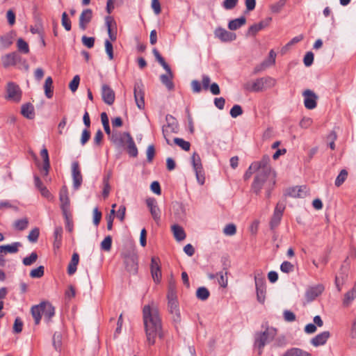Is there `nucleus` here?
<instances>
[{"label": "nucleus", "instance_id": "6", "mask_svg": "<svg viewBox=\"0 0 356 356\" xmlns=\"http://www.w3.org/2000/svg\"><path fill=\"white\" fill-rule=\"evenodd\" d=\"M22 92L18 85L8 82L6 86V99L18 103L21 101Z\"/></svg>", "mask_w": 356, "mask_h": 356}, {"label": "nucleus", "instance_id": "63", "mask_svg": "<svg viewBox=\"0 0 356 356\" xmlns=\"http://www.w3.org/2000/svg\"><path fill=\"white\" fill-rule=\"evenodd\" d=\"M282 215L281 214H279V213H273V216L272 217V219L270 220V227H271V229H274L275 227H276L280 220H281V218H282Z\"/></svg>", "mask_w": 356, "mask_h": 356}, {"label": "nucleus", "instance_id": "25", "mask_svg": "<svg viewBox=\"0 0 356 356\" xmlns=\"http://www.w3.org/2000/svg\"><path fill=\"white\" fill-rule=\"evenodd\" d=\"M42 308V315L44 319L48 322L54 316L55 309L49 302H41Z\"/></svg>", "mask_w": 356, "mask_h": 356}, {"label": "nucleus", "instance_id": "20", "mask_svg": "<svg viewBox=\"0 0 356 356\" xmlns=\"http://www.w3.org/2000/svg\"><path fill=\"white\" fill-rule=\"evenodd\" d=\"M125 135H130L127 132L124 133H118L113 132L111 136V141L114 143V145L118 147L125 146L128 139L125 136Z\"/></svg>", "mask_w": 356, "mask_h": 356}, {"label": "nucleus", "instance_id": "2", "mask_svg": "<svg viewBox=\"0 0 356 356\" xmlns=\"http://www.w3.org/2000/svg\"><path fill=\"white\" fill-rule=\"evenodd\" d=\"M274 177V175H268L265 171L257 172L252 184V190L254 193L259 194L262 188H265L266 195L269 197L270 191L275 184Z\"/></svg>", "mask_w": 356, "mask_h": 356}, {"label": "nucleus", "instance_id": "30", "mask_svg": "<svg viewBox=\"0 0 356 356\" xmlns=\"http://www.w3.org/2000/svg\"><path fill=\"white\" fill-rule=\"evenodd\" d=\"M128 141L125 146L127 147V152L129 156L136 157L138 155V149L131 135H125Z\"/></svg>", "mask_w": 356, "mask_h": 356}, {"label": "nucleus", "instance_id": "27", "mask_svg": "<svg viewBox=\"0 0 356 356\" xmlns=\"http://www.w3.org/2000/svg\"><path fill=\"white\" fill-rule=\"evenodd\" d=\"M173 74L171 70L166 71L165 74H161L160 76V80L161 83L165 86V87L171 90L174 88V84L172 83Z\"/></svg>", "mask_w": 356, "mask_h": 356}, {"label": "nucleus", "instance_id": "32", "mask_svg": "<svg viewBox=\"0 0 356 356\" xmlns=\"http://www.w3.org/2000/svg\"><path fill=\"white\" fill-rule=\"evenodd\" d=\"M282 356H312V355L299 348H291L287 349Z\"/></svg>", "mask_w": 356, "mask_h": 356}, {"label": "nucleus", "instance_id": "62", "mask_svg": "<svg viewBox=\"0 0 356 356\" xmlns=\"http://www.w3.org/2000/svg\"><path fill=\"white\" fill-rule=\"evenodd\" d=\"M264 89L271 88L275 85V80L271 77L266 76L261 78Z\"/></svg>", "mask_w": 356, "mask_h": 356}, {"label": "nucleus", "instance_id": "46", "mask_svg": "<svg viewBox=\"0 0 356 356\" xmlns=\"http://www.w3.org/2000/svg\"><path fill=\"white\" fill-rule=\"evenodd\" d=\"M175 143L180 147L182 149L185 151H188L190 149L191 144L189 142L184 140L182 138H175L174 139Z\"/></svg>", "mask_w": 356, "mask_h": 356}, {"label": "nucleus", "instance_id": "56", "mask_svg": "<svg viewBox=\"0 0 356 356\" xmlns=\"http://www.w3.org/2000/svg\"><path fill=\"white\" fill-rule=\"evenodd\" d=\"M236 227L232 223L227 225L223 229V233L227 236H233L236 234Z\"/></svg>", "mask_w": 356, "mask_h": 356}, {"label": "nucleus", "instance_id": "55", "mask_svg": "<svg viewBox=\"0 0 356 356\" xmlns=\"http://www.w3.org/2000/svg\"><path fill=\"white\" fill-rule=\"evenodd\" d=\"M38 259V254L36 252H32L30 256L24 258L23 264L25 266H31Z\"/></svg>", "mask_w": 356, "mask_h": 356}, {"label": "nucleus", "instance_id": "37", "mask_svg": "<svg viewBox=\"0 0 356 356\" xmlns=\"http://www.w3.org/2000/svg\"><path fill=\"white\" fill-rule=\"evenodd\" d=\"M62 234H63V228L61 227H56L54 229V248L58 249L61 245L62 241Z\"/></svg>", "mask_w": 356, "mask_h": 356}, {"label": "nucleus", "instance_id": "5", "mask_svg": "<svg viewBox=\"0 0 356 356\" xmlns=\"http://www.w3.org/2000/svg\"><path fill=\"white\" fill-rule=\"evenodd\" d=\"M191 159L197 181L200 185H203L205 181V176L202 165L201 159L199 154L195 152L193 153Z\"/></svg>", "mask_w": 356, "mask_h": 356}, {"label": "nucleus", "instance_id": "15", "mask_svg": "<svg viewBox=\"0 0 356 356\" xmlns=\"http://www.w3.org/2000/svg\"><path fill=\"white\" fill-rule=\"evenodd\" d=\"M324 291V286L322 284H318L308 288L305 293V297L308 302H312L320 296Z\"/></svg>", "mask_w": 356, "mask_h": 356}, {"label": "nucleus", "instance_id": "18", "mask_svg": "<svg viewBox=\"0 0 356 356\" xmlns=\"http://www.w3.org/2000/svg\"><path fill=\"white\" fill-rule=\"evenodd\" d=\"M92 17V11L91 9H85L82 11L79 17V28L85 31L88 24L90 23Z\"/></svg>", "mask_w": 356, "mask_h": 356}, {"label": "nucleus", "instance_id": "58", "mask_svg": "<svg viewBox=\"0 0 356 356\" xmlns=\"http://www.w3.org/2000/svg\"><path fill=\"white\" fill-rule=\"evenodd\" d=\"M61 23L66 31H69L71 30V21L65 12L62 14Z\"/></svg>", "mask_w": 356, "mask_h": 356}, {"label": "nucleus", "instance_id": "14", "mask_svg": "<svg viewBox=\"0 0 356 356\" xmlns=\"http://www.w3.org/2000/svg\"><path fill=\"white\" fill-rule=\"evenodd\" d=\"M214 35L222 42H229L235 40L236 38V33L229 32L221 27L216 29Z\"/></svg>", "mask_w": 356, "mask_h": 356}, {"label": "nucleus", "instance_id": "31", "mask_svg": "<svg viewBox=\"0 0 356 356\" xmlns=\"http://www.w3.org/2000/svg\"><path fill=\"white\" fill-rule=\"evenodd\" d=\"M19 242H15L12 244L1 245L0 246V254L7 253H16L18 251V248L21 247Z\"/></svg>", "mask_w": 356, "mask_h": 356}, {"label": "nucleus", "instance_id": "16", "mask_svg": "<svg viewBox=\"0 0 356 356\" xmlns=\"http://www.w3.org/2000/svg\"><path fill=\"white\" fill-rule=\"evenodd\" d=\"M160 261L158 257H154L151 260V273L154 282H159L161 278Z\"/></svg>", "mask_w": 356, "mask_h": 356}, {"label": "nucleus", "instance_id": "23", "mask_svg": "<svg viewBox=\"0 0 356 356\" xmlns=\"http://www.w3.org/2000/svg\"><path fill=\"white\" fill-rule=\"evenodd\" d=\"M174 216L177 221H183L186 217V208L182 203L175 202L173 204Z\"/></svg>", "mask_w": 356, "mask_h": 356}, {"label": "nucleus", "instance_id": "11", "mask_svg": "<svg viewBox=\"0 0 356 356\" xmlns=\"http://www.w3.org/2000/svg\"><path fill=\"white\" fill-rule=\"evenodd\" d=\"M304 105L306 108L312 110L317 106L318 96L311 90L307 89L303 91Z\"/></svg>", "mask_w": 356, "mask_h": 356}, {"label": "nucleus", "instance_id": "28", "mask_svg": "<svg viewBox=\"0 0 356 356\" xmlns=\"http://www.w3.org/2000/svg\"><path fill=\"white\" fill-rule=\"evenodd\" d=\"M244 88L253 91V92H259L264 90L263 81L261 78L256 79L252 83H247L244 85Z\"/></svg>", "mask_w": 356, "mask_h": 356}, {"label": "nucleus", "instance_id": "61", "mask_svg": "<svg viewBox=\"0 0 356 356\" xmlns=\"http://www.w3.org/2000/svg\"><path fill=\"white\" fill-rule=\"evenodd\" d=\"M243 113V110L241 106L236 104L230 110V115L232 118H236Z\"/></svg>", "mask_w": 356, "mask_h": 356}, {"label": "nucleus", "instance_id": "39", "mask_svg": "<svg viewBox=\"0 0 356 356\" xmlns=\"http://www.w3.org/2000/svg\"><path fill=\"white\" fill-rule=\"evenodd\" d=\"M268 24L264 22H260L258 24H254L249 27L248 35H255L257 32L262 30Z\"/></svg>", "mask_w": 356, "mask_h": 356}, {"label": "nucleus", "instance_id": "53", "mask_svg": "<svg viewBox=\"0 0 356 356\" xmlns=\"http://www.w3.org/2000/svg\"><path fill=\"white\" fill-rule=\"evenodd\" d=\"M44 275V267L40 266L39 267L31 270L30 276L33 278H40Z\"/></svg>", "mask_w": 356, "mask_h": 356}, {"label": "nucleus", "instance_id": "50", "mask_svg": "<svg viewBox=\"0 0 356 356\" xmlns=\"http://www.w3.org/2000/svg\"><path fill=\"white\" fill-rule=\"evenodd\" d=\"M101 120H102V122L104 129L105 130V132L108 135H110L111 129H110V127H109V121H108V118L106 113H102L101 114Z\"/></svg>", "mask_w": 356, "mask_h": 356}, {"label": "nucleus", "instance_id": "13", "mask_svg": "<svg viewBox=\"0 0 356 356\" xmlns=\"http://www.w3.org/2000/svg\"><path fill=\"white\" fill-rule=\"evenodd\" d=\"M72 177L73 181V188L74 190H78L83 181V177L79 168V164L77 161L72 163Z\"/></svg>", "mask_w": 356, "mask_h": 356}, {"label": "nucleus", "instance_id": "22", "mask_svg": "<svg viewBox=\"0 0 356 356\" xmlns=\"http://www.w3.org/2000/svg\"><path fill=\"white\" fill-rule=\"evenodd\" d=\"M19 60L20 56L16 52L6 54L1 58L3 65L6 67L15 65Z\"/></svg>", "mask_w": 356, "mask_h": 356}, {"label": "nucleus", "instance_id": "12", "mask_svg": "<svg viewBox=\"0 0 356 356\" xmlns=\"http://www.w3.org/2000/svg\"><path fill=\"white\" fill-rule=\"evenodd\" d=\"M146 204L152 218L156 223H159L161 220V210L157 204L156 200L153 197H149L146 200Z\"/></svg>", "mask_w": 356, "mask_h": 356}, {"label": "nucleus", "instance_id": "54", "mask_svg": "<svg viewBox=\"0 0 356 356\" xmlns=\"http://www.w3.org/2000/svg\"><path fill=\"white\" fill-rule=\"evenodd\" d=\"M238 3V0H224L222 3V6L225 10L234 9Z\"/></svg>", "mask_w": 356, "mask_h": 356}, {"label": "nucleus", "instance_id": "45", "mask_svg": "<svg viewBox=\"0 0 356 356\" xmlns=\"http://www.w3.org/2000/svg\"><path fill=\"white\" fill-rule=\"evenodd\" d=\"M348 172L346 170H341L335 180V186H340L347 179Z\"/></svg>", "mask_w": 356, "mask_h": 356}, {"label": "nucleus", "instance_id": "24", "mask_svg": "<svg viewBox=\"0 0 356 356\" xmlns=\"http://www.w3.org/2000/svg\"><path fill=\"white\" fill-rule=\"evenodd\" d=\"M330 336V334L328 331H324L314 337L311 340V343L315 347L323 346L326 343Z\"/></svg>", "mask_w": 356, "mask_h": 356}, {"label": "nucleus", "instance_id": "8", "mask_svg": "<svg viewBox=\"0 0 356 356\" xmlns=\"http://www.w3.org/2000/svg\"><path fill=\"white\" fill-rule=\"evenodd\" d=\"M134 94L136 104L139 109L144 108L145 106V92L144 86L141 81H136L134 84Z\"/></svg>", "mask_w": 356, "mask_h": 356}, {"label": "nucleus", "instance_id": "38", "mask_svg": "<svg viewBox=\"0 0 356 356\" xmlns=\"http://www.w3.org/2000/svg\"><path fill=\"white\" fill-rule=\"evenodd\" d=\"M79 261V257L77 253H74L72 257L70 263L69 264L67 273L69 275H73L76 270V266Z\"/></svg>", "mask_w": 356, "mask_h": 356}, {"label": "nucleus", "instance_id": "40", "mask_svg": "<svg viewBox=\"0 0 356 356\" xmlns=\"http://www.w3.org/2000/svg\"><path fill=\"white\" fill-rule=\"evenodd\" d=\"M52 84H53V80L51 77L48 76L44 82V93L47 98H51L53 96V90H52Z\"/></svg>", "mask_w": 356, "mask_h": 356}, {"label": "nucleus", "instance_id": "52", "mask_svg": "<svg viewBox=\"0 0 356 356\" xmlns=\"http://www.w3.org/2000/svg\"><path fill=\"white\" fill-rule=\"evenodd\" d=\"M79 83L80 76L79 75H75L69 84V88L72 92H74L77 90Z\"/></svg>", "mask_w": 356, "mask_h": 356}, {"label": "nucleus", "instance_id": "10", "mask_svg": "<svg viewBox=\"0 0 356 356\" xmlns=\"http://www.w3.org/2000/svg\"><path fill=\"white\" fill-rule=\"evenodd\" d=\"M257 298L260 303H264L266 298V285L264 278L258 274L254 276Z\"/></svg>", "mask_w": 356, "mask_h": 356}, {"label": "nucleus", "instance_id": "60", "mask_svg": "<svg viewBox=\"0 0 356 356\" xmlns=\"http://www.w3.org/2000/svg\"><path fill=\"white\" fill-rule=\"evenodd\" d=\"M82 43L88 48H92L95 44V38L83 35L81 38Z\"/></svg>", "mask_w": 356, "mask_h": 356}, {"label": "nucleus", "instance_id": "51", "mask_svg": "<svg viewBox=\"0 0 356 356\" xmlns=\"http://www.w3.org/2000/svg\"><path fill=\"white\" fill-rule=\"evenodd\" d=\"M112 238L111 236H107L101 243V248L106 251H109L111 248Z\"/></svg>", "mask_w": 356, "mask_h": 356}, {"label": "nucleus", "instance_id": "35", "mask_svg": "<svg viewBox=\"0 0 356 356\" xmlns=\"http://www.w3.org/2000/svg\"><path fill=\"white\" fill-rule=\"evenodd\" d=\"M246 19L245 17H241L237 19H232L228 23V29L231 31H236L245 25Z\"/></svg>", "mask_w": 356, "mask_h": 356}, {"label": "nucleus", "instance_id": "49", "mask_svg": "<svg viewBox=\"0 0 356 356\" xmlns=\"http://www.w3.org/2000/svg\"><path fill=\"white\" fill-rule=\"evenodd\" d=\"M280 270L284 273H289L294 270V265L291 262L285 261L282 263Z\"/></svg>", "mask_w": 356, "mask_h": 356}, {"label": "nucleus", "instance_id": "17", "mask_svg": "<svg viewBox=\"0 0 356 356\" xmlns=\"http://www.w3.org/2000/svg\"><path fill=\"white\" fill-rule=\"evenodd\" d=\"M102 96L103 101L108 105H112L115 101V92L113 89L106 84L102 86Z\"/></svg>", "mask_w": 356, "mask_h": 356}, {"label": "nucleus", "instance_id": "43", "mask_svg": "<svg viewBox=\"0 0 356 356\" xmlns=\"http://www.w3.org/2000/svg\"><path fill=\"white\" fill-rule=\"evenodd\" d=\"M17 46L18 50L23 54H28L29 52V47L28 43L22 38H19L17 41Z\"/></svg>", "mask_w": 356, "mask_h": 356}, {"label": "nucleus", "instance_id": "48", "mask_svg": "<svg viewBox=\"0 0 356 356\" xmlns=\"http://www.w3.org/2000/svg\"><path fill=\"white\" fill-rule=\"evenodd\" d=\"M355 298H356L355 293H354L353 291L350 290L344 295L343 304L345 306H348L352 302V301H353L355 300Z\"/></svg>", "mask_w": 356, "mask_h": 356}, {"label": "nucleus", "instance_id": "21", "mask_svg": "<svg viewBox=\"0 0 356 356\" xmlns=\"http://www.w3.org/2000/svg\"><path fill=\"white\" fill-rule=\"evenodd\" d=\"M308 191L306 186H295L287 191V195L292 197L302 198L307 196Z\"/></svg>", "mask_w": 356, "mask_h": 356}, {"label": "nucleus", "instance_id": "41", "mask_svg": "<svg viewBox=\"0 0 356 356\" xmlns=\"http://www.w3.org/2000/svg\"><path fill=\"white\" fill-rule=\"evenodd\" d=\"M29 225V220L26 218H24L22 219H19L15 221L14 222V227L15 229L19 231H22L28 227Z\"/></svg>", "mask_w": 356, "mask_h": 356}, {"label": "nucleus", "instance_id": "64", "mask_svg": "<svg viewBox=\"0 0 356 356\" xmlns=\"http://www.w3.org/2000/svg\"><path fill=\"white\" fill-rule=\"evenodd\" d=\"M286 0H280L271 6V10L273 13H279L286 3Z\"/></svg>", "mask_w": 356, "mask_h": 356}, {"label": "nucleus", "instance_id": "57", "mask_svg": "<svg viewBox=\"0 0 356 356\" xmlns=\"http://www.w3.org/2000/svg\"><path fill=\"white\" fill-rule=\"evenodd\" d=\"M40 234V231L38 228L33 229L29 234L28 235V239L30 242L35 243L38 241Z\"/></svg>", "mask_w": 356, "mask_h": 356}, {"label": "nucleus", "instance_id": "36", "mask_svg": "<svg viewBox=\"0 0 356 356\" xmlns=\"http://www.w3.org/2000/svg\"><path fill=\"white\" fill-rule=\"evenodd\" d=\"M31 311L32 316L34 318L35 323L36 325L39 324V323L41 320V316L42 315V308L41 303L38 305L33 306L31 307Z\"/></svg>", "mask_w": 356, "mask_h": 356}, {"label": "nucleus", "instance_id": "34", "mask_svg": "<svg viewBox=\"0 0 356 356\" xmlns=\"http://www.w3.org/2000/svg\"><path fill=\"white\" fill-rule=\"evenodd\" d=\"M40 155L43 159V166L42 169L43 174L44 175H47L50 168V162L47 149L46 148H43L40 152Z\"/></svg>", "mask_w": 356, "mask_h": 356}, {"label": "nucleus", "instance_id": "47", "mask_svg": "<svg viewBox=\"0 0 356 356\" xmlns=\"http://www.w3.org/2000/svg\"><path fill=\"white\" fill-rule=\"evenodd\" d=\"M62 344V336L60 332L54 333L53 336V346L56 350H60Z\"/></svg>", "mask_w": 356, "mask_h": 356}, {"label": "nucleus", "instance_id": "4", "mask_svg": "<svg viewBox=\"0 0 356 356\" xmlns=\"http://www.w3.org/2000/svg\"><path fill=\"white\" fill-rule=\"evenodd\" d=\"M168 309L175 323H180L181 318L175 291L170 289L168 293Z\"/></svg>", "mask_w": 356, "mask_h": 356}, {"label": "nucleus", "instance_id": "3", "mask_svg": "<svg viewBox=\"0 0 356 356\" xmlns=\"http://www.w3.org/2000/svg\"><path fill=\"white\" fill-rule=\"evenodd\" d=\"M277 334V330L274 327H267L265 331L255 334L254 346L258 350V355H261L266 343L273 341Z\"/></svg>", "mask_w": 356, "mask_h": 356}, {"label": "nucleus", "instance_id": "44", "mask_svg": "<svg viewBox=\"0 0 356 356\" xmlns=\"http://www.w3.org/2000/svg\"><path fill=\"white\" fill-rule=\"evenodd\" d=\"M227 271H220L216 274L218 277V283L222 287H226L227 286Z\"/></svg>", "mask_w": 356, "mask_h": 356}, {"label": "nucleus", "instance_id": "42", "mask_svg": "<svg viewBox=\"0 0 356 356\" xmlns=\"http://www.w3.org/2000/svg\"><path fill=\"white\" fill-rule=\"evenodd\" d=\"M209 291L206 287H200L196 291V296L201 300H206L209 296Z\"/></svg>", "mask_w": 356, "mask_h": 356}, {"label": "nucleus", "instance_id": "1", "mask_svg": "<svg viewBox=\"0 0 356 356\" xmlns=\"http://www.w3.org/2000/svg\"><path fill=\"white\" fill-rule=\"evenodd\" d=\"M143 314L147 341L149 345H154L157 337L162 338L163 336L158 309L154 303L145 305L143 309Z\"/></svg>", "mask_w": 356, "mask_h": 356}, {"label": "nucleus", "instance_id": "33", "mask_svg": "<svg viewBox=\"0 0 356 356\" xmlns=\"http://www.w3.org/2000/svg\"><path fill=\"white\" fill-rule=\"evenodd\" d=\"M22 115L28 118L33 119L35 117L34 107L31 103L24 104L22 106Z\"/></svg>", "mask_w": 356, "mask_h": 356}, {"label": "nucleus", "instance_id": "7", "mask_svg": "<svg viewBox=\"0 0 356 356\" xmlns=\"http://www.w3.org/2000/svg\"><path fill=\"white\" fill-rule=\"evenodd\" d=\"M166 121L168 124L163 127V134L168 145H171L170 140H169L168 135L170 133H177L179 131V126L176 119L170 115H166Z\"/></svg>", "mask_w": 356, "mask_h": 356}, {"label": "nucleus", "instance_id": "29", "mask_svg": "<svg viewBox=\"0 0 356 356\" xmlns=\"http://www.w3.org/2000/svg\"><path fill=\"white\" fill-rule=\"evenodd\" d=\"M171 230L175 238L177 241H181L186 238V234L182 227L179 225H173L171 227Z\"/></svg>", "mask_w": 356, "mask_h": 356}, {"label": "nucleus", "instance_id": "26", "mask_svg": "<svg viewBox=\"0 0 356 356\" xmlns=\"http://www.w3.org/2000/svg\"><path fill=\"white\" fill-rule=\"evenodd\" d=\"M125 265L127 271L130 273L136 274L138 270L137 258L135 255L128 257L125 259Z\"/></svg>", "mask_w": 356, "mask_h": 356}, {"label": "nucleus", "instance_id": "19", "mask_svg": "<svg viewBox=\"0 0 356 356\" xmlns=\"http://www.w3.org/2000/svg\"><path fill=\"white\" fill-rule=\"evenodd\" d=\"M59 200L60 202L61 209L65 215L67 214V210L70 207V199L68 197V191L66 186H63L59 194Z\"/></svg>", "mask_w": 356, "mask_h": 356}, {"label": "nucleus", "instance_id": "59", "mask_svg": "<svg viewBox=\"0 0 356 356\" xmlns=\"http://www.w3.org/2000/svg\"><path fill=\"white\" fill-rule=\"evenodd\" d=\"M104 44H105V50H106V54H107V55L108 56L109 60H113V44L108 40H105Z\"/></svg>", "mask_w": 356, "mask_h": 356}, {"label": "nucleus", "instance_id": "9", "mask_svg": "<svg viewBox=\"0 0 356 356\" xmlns=\"http://www.w3.org/2000/svg\"><path fill=\"white\" fill-rule=\"evenodd\" d=\"M269 161V157L264 156L260 161L252 163L250 165L248 170L250 171V173L257 170L258 172L265 171L266 174L271 175V169L268 165Z\"/></svg>", "mask_w": 356, "mask_h": 356}]
</instances>
